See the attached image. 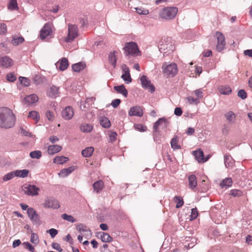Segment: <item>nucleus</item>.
Listing matches in <instances>:
<instances>
[{
    "mask_svg": "<svg viewBox=\"0 0 252 252\" xmlns=\"http://www.w3.org/2000/svg\"><path fill=\"white\" fill-rule=\"evenodd\" d=\"M15 116L13 111L7 107L0 108V127L9 128L15 124Z\"/></svg>",
    "mask_w": 252,
    "mask_h": 252,
    "instance_id": "f257e3e1",
    "label": "nucleus"
},
{
    "mask_svg": "<svg viewBox=\"0 0 252 252\" xmlns=\"http://www.w3.org/2000/svg\"><path fill=\"white\" fill-rule=\"evenodd\" d=\"M178 11V9L176 7H166L161 10L159 15L162 19L171 20L175 17Z\"/></svg>",
    "mask_w": 252,
    "mask_h": 252,
    "instance_id": "f03ea898",
    "label": "nucleus"
},
{
    "mask_svg": "<svg viewBox=\"0 0 252 252\" xmlns=\"http://www.w3.org/2000/svg\"><path fill=\"white\" fill-rule=\"evenodd\" d=\"M126 56H137L139 55L140 51L137 44L134 42L126 43L124 47Z\"/></svg>",
    "mask_w": 252,
    "mask_h": 252,
    "instance_id": "7ed1b4c3",
    "label": "nucleus"
},
{
    "mask_svg": "<svg viewBox=\"0 0 252 252\" xmlns=\"http://www.w3.org/2000/svg\"><path fill=\"white\" fill-rule=\"evenodd\" d=\"M158 48L161 52L164 53L172 52L174 50L171 39L170 37H166L162 39L158 45Z\"/></svg>",
    "mask_w": 252,
    "mask_h": 252,
    "instance_id": "20e7f679",
    "label": "nucleus"
},
{
    "mask_svg": "<svg viewBox=\"0 0 252 252\" xmlns=\"http://www.w3.org/2000/svg\"><path fill=\"white\" fill-rule=\"evenodd\" d=\"M78 36V28L75 25L68 24V34L65 38V42H72Z\"/></svg>",
    "mask_w": 252,
    "mask_h": 252,
    "instance_id": "39448f33",
    "label": "nucleus"
},
{
    "mask_svg": "<svg viewBox=\"0 0 252 252\" xmlns=\"http://www.w3.org/2000/svg\"><path fill=\"white\" fill-rule=\"evenodd\" d=\"M162 68L164 73L172 77L174 76L178 72L177 65L174 63L168 64L165 63L163 64Z\"/></svg>",
    "mask_w": 252,
    "mask_h": 252,
    "instance_id": "423d86ee",
    "label": "nucleus"
},
{
    "mask_svg": "<svg viewBox=\"0 0 252 252\" xmlns=\"http://www.w3.org/2000/svg\"><path fill=\"white\" fill-rule=\"evenodd\" d=\"M216 36L217 39V44L216 49L218 52H221L225 48V39L223 34L219 32L216 33Z\"/></svg>",
    "mask_w": 252,
    "mask_h": 252,
    "instance_id": "0eeeda50",
    "label": "nucleus"
},
{
    "mask_svg": "<svg viewBox=\"0 0 252 252\" xmlns=\"http://www.w3.org/2000/svg\"><path fill=\"white\" fill-rule=\"evenodd\" d=\"M43 206L47 208L58 209L60 207L59 201L52 197H48L45 199Z\"/></svg>",
    "mask_w": 252,
    "mask_h": 252,
    "instance_id": "6e6552de",
    "label": "nucleus"
},
{
    "mask_svg": "<svg viewBox=\"0 0 252 252\" xmlns=\"http://www.w3.org/2000/svg\"><path fill=\"white\" fill-rule=\"evenodd\" d=\"M39 189L35 185H28L27 186L25 187L24 189V192L28 195L31 196L37 195L38 194Z\"/></svg>",
    "mask_w": 252,
    "mask_h": 252,
    "instance_id": "1a4fd4ad",
    "label": "nucleus"
},
{
    "mask_svg": "<svg viewBox=\"0 0 252 252\" xmlns=\"http://www.w3.org/2000/svg\"><path fill=\"white\" fill-rule=\"evenodd\" d=\"M122 67L123 69V74L121 76V78L126 84H129L132 81L129 69L126 64H123Z\"/></svg>",
    "mask_w": 252,
    "mask_h": 252,
    "instance_id": "9d476101",
    "label": "nucleus"
},
{
    "mask_svg": "<svg viewBox=\"0 0 252 252\" xmlns=\"http://www.w3.org/2000/svg\"><path fill=\"white\" fill-rule=\"evenodd\" d=\"M140 81L142 87L145 89H149L151 93H153L155 91L154 86L151 84L150 81L147 79V77L145 75L142 76Z\"/></svg>",
    "mask_w": 252,
    "mask_h": 252,
    "instance_id": "9b49d317",
    "label": "nucleus"
},
{
    "mask_svg": "<svg viewBox=\"0 0 252 252\" xmlns=\"http://www.w3.org/2000/svg\"><path fill=\"white\" fill-rule=\"evenodd\" d=\"M52 30L51 25L46 23L40 31V37L42 39H44L46 37L50 35Z\"/></svg>",
    "mask_w": 252,
    "mask_h": 252,
    "instance_id": "f8f14e48",
    "label": "nucleus"
},
{
    "mask_svg": "<svg viewBox=\"0 0 252 252\" xmlns=\"http://www.w3.org/2000/svg\"><path fill=\"white\" fill-rule=\"evenodd\" d=\"M27 214L30 220L36 224L39 223V218L34 209L29 208L27 209Z\"/></svg>",
    "mask_w": 252,
    "mask_h": 252,
    "instance_id": "ddd939ff",
    "label": "nucleus"
},
{
    "mask_svg": "<svg viewBox=\"0 0 252 252\" xmlns=\"http://www.w3.org/2000/svg\"><path fill=\"white\" fill-rule=\"evenodd\" d=\"M74 115L73 109L70 106H67L62 111V116L66 120H70Z\"/></svg>",
    "mask_w": 252,
    "mask_h": 252,
    "instance_id": "4468645a",
    "label": "nucleus"
},
{
    "mask_svg": "<svg viewBox=\"0 0 252 252\" xmlns=\"http://www.w3.org/2000/svg\"><path fill=\"white\" fill-rule=\"evenodd\" d=\"M128 115L130 116L141 117L143 115V111L142 107L139 106H134L130 108Z\"/></svg>",
    "mask_w": 252,
    "mask_h": 252,
    "instance_id": "2eb2a0df",
    "label": "nucleus"
},
{
    "mask_svg": "<svg viewBox=\"0 0 252 252\" xmlns=\"http://www.w3.org/2000/svg\"><path fill=\"white\" fill-rule=\"evenodd\" d=\"M13 64L12 60L8 56L0 58V66L4 68L11 67Z\"/></svg>",
    "mask_w": 252,
    "mask_h": 252,
    "instance_id": "dca6fc26",
    "label": "nucleus"
},
{
    "mask_svg": "<svg viewBox=\"0 0 252 252\" xmlns=\"http://www.w3.org/2000/svg\"><path fill=\"white\" fill-rule=\"evenodd\" d=\"M77 230L81 233L86 232L83 236L87 238L91 237L92 236V233L90 229L87 228V227L82 223H80L77 225Z\"/></svg>",
    "mask_w": 252,
    "mask_h": 252,
    "instance_id": "f3484780",
    "label": "nucleus"
},
{
    "mask_svg": "<svg viewBox=\"0 0 252 252\" xmlns=\"http://www.w3.org/2000/svg\"><path fill=\"white\" fill-rule=\"evenodd\" d=\"M38 100V97L36 94H33L27 95L24 99V103L28 105L32 104Z\"/></svg>",
    "mask_w": 252,
    "mask_h": 252,
    "instance_id": "a211bd4d",
    "label": "nucleus"
},
{
    "mask_svg": "<svg viewBox=\"0 0 252 252\" xmlns=\"http://www.w3.org/2000/svg\"><path fill=\"white\" fill-rule=\"evenodd\" d=\"M59 94V87L52 85L47 92V95L51 98H55L58 96Z\"/></svg>",
    "mask_w": 252,
    "mask_h": 252,
    "instance_id": "6ab92c4d",
    "label": "nucleus"
},
{
    "mask_svg": "<svg viewBox=\"0 0 252 252\" xmlns=\"http://www.w3.org/2000/svg\"><path fill=\"white\" fill-rule=\"evenodd\" d=\"M224 117L230 125L234 124L236 122V115L231 111H229L224 114Z\"/></svg>",
    "mask_w": 252,
    "mask_h": 252,
    "instance_id": "aec40b11",
    "label": "nucleus"
},
{
    "mask_svg": "<svg viewBox=\"0 0 252 252\" xmlns=\"http://www.w3.org/2000/svg\"><path fill=\"white\" fill-rule=\"evenodd\" d=\"M193 153L196 160L199 162H205L207 160V158H204L203 152L202 151L199 150L198 151H194Z\"/></svg>",
    "mask_w": 252,
    "mask_h": 252,
    "instance_id": "412c9836",
    "label": "nucleus"
},
{
    "mask_svg": "<svg viewBox=\"0 0 252 252\" xmlns=\"http://www.w3.org/2000/svg\"><path fill=\"white\" fill-rule=\"evenodd\" d=\"M62 149V146L58 145H51L48 147V153L52 155L61 151Z\"/></svg>",
    "mask_w": 252,
    "mask_h": 252,
    "instance_id": "4be33fe9",
    "label": "nucleus"
},
{
    "mask_svg": "<svg viewBox=\"0 0 252 252\" xmlns=\"http://www.w3.org/2000/svg\"><path fill=\"white\" fill-rule=\"evenodd\" d=\"M160 125H163L164 127H166L168 126V122L164 118L159 119L154 125L153 128L155 132L157 131V129Z\"/></svg>",
    "mask_w": 252,
    "mask_h": 252,
    "instance_id": "5701e85b",
    "label": "nucleus"
},
{
    "mask_svg": "<svg viewBox=\"0 0 252 252\" xmlns=\"http://www.w3.org/2000/svg\"><path fill=\"white\" fill-rule=\"evenodd\" d=\"M118 52L116 51H114L112 52H110L108 55V60L110 63L114 67H115L116 65L117 62V56L116 54Z\"/></svg>",
    "mask_w": 252,
    "mask_h": 252,
    "instance_id": "b1692460",
    "label": "nucleus"
},
{
    "mask_svg": "<svg viewBox=\"0 0 252 252\" xmlns=\"http://www.w3.org/2000/svg\"><path fill=\"white\" fill-rule=\"evenodd\" d=\"M218 89L220 94L224 95H229L232 92L231 89L228 85L220 86Z\"/></svg>",
    "mask_w": 252,
    "mask_h": 252,
    "instance_id": "393cba45",
    "label": "nucleus"
},
{
    "mask_svg": "<svg viewBox=\"0 0 252 252\" xmlns=\"http://www.w3.org/2000/svg\"><path fill=\"white\" fill-rule=\"evenodd\" d=\"M189 187L193 189L197 186V180L195 175H191L189 177Z\"/></svg>",
    "mask_w": 252,
    "mask_h": 252,
    "instance_id": "a878e982",
    "label": "nucleus"
},
{
    "mask_svg": "<svg viewBox=\"0 0 252 252\" xmlns=\"http://www.w3.org/2000/svg\"><path fill=\"white\" fill-rule=\"evenodd\" d=\"M114 89L117 93L122 94L125 97L127 96L128 94L127 91L124 85L115 86Z\"/></svg>",
    "mask_w": 252,
    "mask_h": 252,
    "instance_id": "bb28decb",
    "label": "nucleus"
},
{
    "mask_svg": "<svg viewBox=\"0 0 252 252\" xmlns=\"http://www.w3.org/2000/svg\"><path fill=\"white\" fill-rule=\"evenodd\" d=\"M104 187L103 182L101 180H99L94 182L93 184V188L94 191L98 193L100 190L103 189Z\"/></svg>",
    "mask_w": 252,
    "mask_h": 252,
    "instance_id": "cd10ccee",
    "label": "nucleus"
},
{
    "mask_svg": "<svg viewBox=\"0 0 252 252\" xmlns=\"http://www.w3.org/2000/svg\"><path fill=\"white\" fill-rule=\"evenodd\" d=\"M16 177L25 178L28 176L29 171L27 169L17 170L14 171Z\"/></svg>",
    "mask_w": 252,
    "mask_h": 252,
    "instance_id": "c85d7f7f",
    "label": "nucleus"
},
{
    "mask_svg": "<svg viewBox=\"0 0 252 252\" xmlns=\"http://www.w3.org/2000/svg\"><path fill=\"white\" fill-rule=\"evenodd\" d=\"M224 162L226 167H231L234 164V160L230 156L226 155L224 157Z\"/></svg>",
    "mask_w": 252,
    "mask_h": 252,
    "instance_id": "c756f323",
    "label": "nucleus"
},
{
    "mask_svg": "<svg viewBox=\"0 0 252 252\" xmlns=\"http://www.w3.org/2000/svg\"><path fill=\"white\" fill-rule=\"evenodd\" d=\"M74 170L73 167H69L62 169L59 173V175L62 177H65L70 174Z\"/></svg>",
    "mask_w": 252,
    "mask_h": 252,
    "instance_id": "7c9ffc66",
    "label": "nucleus"
},
{
    "mask_svg": "<svg viewBox=\"0 0 252 252\" xmlns=\"http://www.w3.org/2000/svg\"><path fill=\"white\" fill-rule=\"evenodd\" d=\"M232 184V180L230 178H225L220 183V186L221 188L227 189L230 187Z\"/></svg>",
    "mask_w": 252,
    "mask_h": 252,
    "instance_id": "2f4dec72",
    "label": "nucleus"
},
{
    "mask_svg": "<svg viewBox=\"0 0 252 252\" xmlns=\"http://www.w3.org/2000/svg\"><path fill=\"white\" fill-rule=\"evenodd\" d=\"M85 64L83 62H79L75 63L72 65V68L73 71L75 72H79L83 70L85 67Z\"/></svg>",
    "mask_w": 252,
    "mask_h": 252,
    "instance_id": "473e14b6",
    "label": "nucleus"
},
{
    "mask_svg": "<svg viewBox=\"0 0 252 252\" xmlns=\"http://www.w3.org/2000/svg\"><path fill=\"white\" fill-rule=\"evenodd\" d=\"M69 160L67 157H65L64 156H60V157H56L54 160L53 162L55 163H57L59 164H62L63 163L66 162Z\"/></svg>",
    "mask_w": 252,
    "mask_h": 252,
    "instance_id": "72a5a7b5",
    "label": "nucleus"
},
{
    "mask_svg": "<svg viewBox=\"0 0 252 252\" xmlns=\"http://www.w3.org/2000/svg\"><path fill=\"white\" fill-rule=\"evenodd\" d=\"M94 151V149L93 147H89L82 150V155L84 157H90L92 155Z\"/></svg>",
    "mask_w": 252,
    "mask_h": 252,
    "instance_id": "f704fd0d",
    "label": "nucleus"
},
{
    "mask_svg": "<svg viewBox=\"0 0 252 252\" xmlns=\"http://www.w3.org/2000/svg\"><path fill=\"white\" fill-rule=\"evenodd\" d=\"M93 129V126L88 124H83L80 126V130L83 132H90Z\"/></svg>",
    "mask_w": 252,
    "mask_h": 252,
    "instance_id": "c9c22d12",
    "label": "nucleus"
},
{
    "mask_svg": "<svg viewBox=\"0 0 252 252\" xmlns=\"http://www.w3.org/2000/svg\"><path fill=\"white\" fill-rule=\"evenodd\" d=\"M68 66V60L66 58H63L60 63V69L62 71L64 70L67 68Z\"/></svg>",
    "mask_w": 252,
    "mask_h": 252,
    "instance_id": "e433bc0d",
    "label": "nucleus"
},
{
    "mask_svg": "<svg viewBox=\"0 0 252 252\" xmlns=\"http://www.w3.org/2000/svg\"><path fill=\"white\" fill-rule=\"evenodd\" d=\"M100 125L104 128H108L111 124L109 119L105 117H102L100 121Z\"/></svg>",
    "mask_w": 252,
    "mask_h": 252,
    "instance_id": "4c0bfd02",
    "label": "nucleus"
},
{
    "mask_svg": "<svg viewBox=\"0 0 252 252\" xmlns=\"http://www.w3.org/2000/svg\"><path fill=\"white\" fill-rule=\"evenodd\" d=\"M100 238L103 242H110L112 240V238L109 234L105 232L100 233Z\"/></svg>",
    "mask_w": 252,
    "mask_h": 252,
    "instance_id": "58836bf2",
    "label": "nucleus"
},
{
    "mask_svg": "<svg viewBox=\"0 0 252 252\" xmlns=\"http://www.w3.org/2000/svg\"><path fill=\"white\" fill-rule=\"evenodd\" d=\"M24 41V39L23 37L14 36L13 37L11 42L13 45L17 46L19 44L23 43Z\"/></svg>",
    "mask_w": 252,
    "mask_h": 252,
    "instance_id": "ea45409f",
    "label": "nucleus"
},
{
    "mask_svg": "<svg viewBox=\"0 0 252 252\" xmlns=\"http://www.w3.org/2000/svg\"><path fill=\"white\" fill-rule=\"evenodd\" d=\"M28 117L35 120L36 122L39 120L40 117L38 113L36 111H32L29 112Z\"/></svg>",
    "mask_w": 252,
    "mask_h": 252,
    "instance_id": "a19ab883",
    "label": "nucleus"
},
{
    "mask_svg": "<svg viewBox=\"0 0 252 252\" xmlns=\"http://www.w3.org/2000/svg\"><path fill=\"white\" fill-rule=\"evenodd\" d=\"M178 140L177 137L174 136L171 141V146L174 150L180 149L181 147L178 145Z\"/></svg>",
    "mask_w": 252,
    "mask_h": 252,
    "instance_id": "79ce46f5",
    "label": "nucleus"
},
{
    "mask_svg": "<svg viewBox=\"0 0 252 252\" xmlns=\"http://www.w3.org/2000/svg\"><path fill=\"white\" fill-rule=\"evenodd\" d=\"M30 156L32 158L39 159L41 157V152L40 151H34L30 153Z\"/></svg>",
    "mask_w": 252,
    "mask_h": 252,
    "instance_id": "37998d69",
    "label": "nucleus"
},
{
    "mask_svg": "<svg viewBox=\"0 0 252 252\" xmlns=\"http://www.w3.org/2000/svg\"><path fill=\"white\" fill-rule=\"evenodd\" d=\"M61 217L63 219L71 222H74L76 220L71 215H68L66 214H63L62 215Z\"/></svg>",
    "mask_w": 252,
    "mask_h": 252,
    "instance_id": "c03bdc74",
    "label": "nucleus"
},
{
    "mask_svg": "<svg viewBox=\"0 0 252 252\" xmlns=\"http://www.w3.org/2000/svg\"><path fill=\"white\" fill-rule=\"evenodd\" d=\"M18 8L17 0H9L8 8L11 10H15Z\"/></svg>",
    "mask_w": 252,
    "mask_h": 252,
    "instance_id": "a18cd8bd",
    "label": "nucleus"
},
{
    "mask_svg": "<svg viewBox=\"0 0 252 252\" xmlns=\"http://www.w3.org/2000/svg\"><path fill=\"white\" fill-rule=\"evenodd\" d=\"M14 177H15L14 172V171L10 172L7 174H6L3 177V181L4 182L9 181V180L12 179V178H13Z\"/></svg>",
    "mask_w": 252,
    "mask_h": 252,
    "instance_id": "49530a36",
    "label": "nucleus"
},
{
    "mask_svg": "<svg viewBox=\"0 0 252 252\" xmlns=\"http://www.w3.org/2000/svg\"><path fill=\"white\" fill-rule=\"evenodd\" d=\"M174 199H176L175 201L177 202L176 207L177 208H180L184 204V201L182 198L179 196H175Z\"/></svg>",
    "mask_w": 252,
    "mask_h": 252,
    "instance_id": "de8ad7c7",
    "label": "nucleus"
},
{
    "mask_svg": "<svg viewBox=\"0 0 252 252\" xmlns=\"http://www.w3.org/2000/svg\"><path fill=\"white\" fill-rule=\"evenodd\" d=\"M19 81L24 86L28 87L30 84V80L24 77H20Z\"/></svg>",
    "mask_w": 252,
    "mask_h": 252,
    "instance_id": "09e8293b",
    "label": "nucleus"
},
{
    "mask_svg": "<svg viewBox=\"0 0 252 252\" xmlns=\"http://www.w3.org/2000/svg\"><path fill=\"white\" fill-rule=\"evenodd\" d=\"M230 194L234 197H239L242 195L243 192L239 189H232L230 191Z\"/></svg>",
    "mask_w": 252,
    "mask_h": 252,
    "instance_id": "8fccbe9b",
    "label": "nucleus"
},
{
    "mask_svg": "<svg viewBox=\"0 0 252 252\" xmlns=\"http://www.w3.org/2000/svg\"><path fill=\"white\" fill-rule=\"evenodd\" d=\"M135 9L139 14L147 15L149 13V10L143 7H137Z\"/></svg>",
    "mask_w": 252,
    "mask_h": 252,
    "instance_id": "3c124183",
    "label": "nucleus"
},
{
    "mask_svg": "<svg viewBox=\"0 0 252 252\" xmlns=\"http://www.w3.org/2000/svg\"><path fill=\"white\" fill-rule=\"evenodd\" d=\"M31 242L34 244H37L38 243V237L36 234L32 233L31 237Z\"/></svg>",
    "mask_w": 252,
    "mask_h": 252,
    "instance_id": "603ef678",
    "label": "nucleus"
},
{
    "mask_svg": "<svg viewBox=\"0 0 252 252\" xmlns=\"http://www.w3.org/2000/svg\"><path fill=\"white\" fill-rule=\"evenodd\" d=\"M19 132L21 134L25 136L30 137L32 135L30 132L28 130H27L26 129L24 128L23 127H20Z\"/></svg>",
    "mask_w": 252,
    "mask_h": 252,
    "instance_id": "864d4df0",
    "label": "nucleus"
},
{
    "mask_svg": "<svg viewBox=\"0 0 252 252\" xmlns=\"http://www.w3.org/2000/svg\"><path fill=\"white\" fill-rule=\"evenodd\" d=\"M23 245L24 246L25 248L28 250L29 251L31 252H34V248L33 246H32L29 242H24Z\"/></svg>",
    "mask_w": 252,
    "mask_h": 252,
    "instance_id": "5fc2aeb1",
    "label": "nucleus"
},
{
    "mask_svg": "<svg viewBox=\"0 0 252 252\" xmlns=\"http://www.w3.org/2000/svg\"><path fill=\"white\" fill-rule=\"evenodd\" d=\"M6 79L9 82H13L16 80V76L13 73H9L6 75Z\"/></svg>",
    "mask_w": 252,
    "mask_h": 252,
    "instance_id": "6e6d98bb",
    "label": "nucleus"
},
{
    "mask_svg": "<svg viewBox=\"0 0 252 252\" xmlns=\"http://www.w3.org/2000/svg\"><path fill=\"white\" fill-rule=\"evenodd\" d=\"M7 32V26L4 23H0V34H5Z\"/></svg>",
    "mask_w": 252,
    "mask_h": 252,
    "instance_id": "4d7b16f0",
    "label": "nucleus"
},
{
    "mask_svg": "<svg viewBox=\"0 0 252 252\" xmlns=\"http://www.w3.org/2000/svg\"><path fill=\"white\" fill-rule=\"evenodd\" d=\"M198 216V211L196 208L191 209V213L190 216V220H193L195 219Z\"/></svg>",
    "mask_w": 252,
    "mask_h": 252,
    "instance_id": "13d9d810",
    "label": "nucleus"
},
{
    "mask_svg": "<svg viewBox=\"0 0 252 252\" xmlns=\"http://www.w3.org/2000/svg\"><path fill=\"white\" fill-rule=\"evenodd\" d=\"M47 233H49L52 238H54L58 234V230L54 228H51L47 231Z\"/></svg>",
    "mask_w": 252,
    "mask_h": 252,
    "instance_id": "bf43d9fd",
    "label": "nucleus"
},
{
    "mask_svg": "<svg viewBox=\"0 0 252 252\" xmlns=\"http://www.w3.org/2000/svg\"><path fill=\"white\" fill-rule=\"evenodd\" d=\"M238 96L244 99L247 98V93L244 90H240L238 92Z\"/></svg>",
    "mask_w": 252,
    "mask_h": 252,
    "instance_id": "052dcab7",
    "label": "nucleus"
},
{
    "mask_svg": "<svg viewBox=\"0 0 252 252\" xmlns=\"http://www.w3.org/2000/svg\"><path fill=\"white\" fill-rule=\"evenodd\" d=\"M117 134L116 132H112L109 135V140L111 142H113L116 140Z\"/></svg>",
    "mask_w": 252,
    "mask_h": 252,
    "instance_id": "680f3d73",
    "label": "nucleus"
},
{
    "mask_svg": "<svg viewBox=\"0 0 252 252\" xmlns=\"http://www.w3.org/2000/svg\"><path fill=\"white\" fill-rule=\"evenodd\" d=\"M52 247L53 249L58 251L60 252H61L63 251V249L61 248L60 245L57 243L54 242L52 244Z\"/></svg>",
    "mask_w": 252,
    "mask_h": 252,
    "instance_id": "e2e57ef3",
    "label": "nucleus"
},
{
    "mask_svg": "<svg viewBox=\"0 0 252 252\" xmlns=\"http://www.w3.org/2000/svg\"><path fill=\"white\" fill-rule=\"evenodd\" d=\"M189 104H196L198 103L197 99L194 98L191 96H189L187 98Z\"/></svg>",
    "mask_w": 252,
    "mask_h": 252,
    "instance_id": "0e129e2a",
    "label": "nucleus"
},
{
    "mask_svg": "<svg viewBox=\"0 0 252 252\" xmlns=\"http://www.w3.org/2000/svg\"><path fill=\"white\" fill-rule=\"evenodd\" d=\"M46 117L49 121H53L54 119L53 112L51 111H47L46 113Z\"/></svg>",
    "mask_w": 252,
    "mask_h": 252,
    "instance_id": "69168bd1",
    "label": "nucleus"
},
{
    "mask_svg": "<svg viewBox=\"0 0 252 252\" xmlns=\"http://www.w3.org/2000/svg\"><path fill=\"white\" fill-rule=\"evenodd\" d=\"M120 103L121 100L120 99H115L112 101L111 105L114 108H116L119 105Z\"/></svg>",
    "mask_w": 252,
    "mask_h": 252,
    "instance_id": "338daca9",
    "label": "nucleus"
},
{
    "mask_svg": "<svg viewBox=\"0 0 252 252\" xmlns=\"http://www.w3.org/2000/svg\"><path fill=\"white\" fill-rule=\"evenodd\" d=\"M135 128L141 131H144L146 129V127L141 124L136 125L135 126Z\"/></svg>",
    "mask_w": 252,
    "mask_h": 252,
    "instance_id": "774afa93",
    "label": "nucleus"
}]
</instances>
